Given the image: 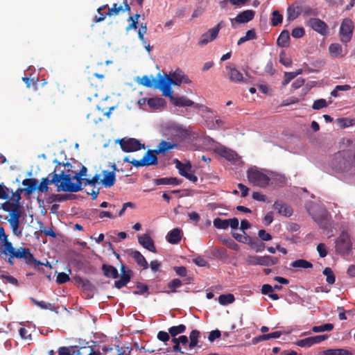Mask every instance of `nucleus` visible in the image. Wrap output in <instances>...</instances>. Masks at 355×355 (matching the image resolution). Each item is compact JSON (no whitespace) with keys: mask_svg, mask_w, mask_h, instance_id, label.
<instances>
[{"mask_svg":"<svg viewBox=\"0 0 355 355\" xmlns=\"http://www.w3.org/2000/svg\"><path fill=\"white\" fill-rule=\"evenodd\" d=\"M0 257L10 265L14 264V259H23L28 264H42L40 261L35 259L29 248L23 247L15 248L10 241L6 242V243L0 245Z\"/></svg>","mask_w":355,"mask_h":355,"instance_id":"1","label":"nucleus"},{"mask_svg":"<svg viewBox=\"0 0 355 355\" xmlns=\"http://www.w3.org/2000/svg\"><path fill=\"white\" fill-rule=\"evenodd\" d=\"M332 169L338 173H348L355 168V141L348 148L334 154L331 162Z\"/></svg>","mask_w":355,"mask_h":355,"instance_id":"2","label":"nucleus"},{"mask_svg":"<svg viewBox=\"0 0 355 355\" xmlns=\"http://www.w3.org/2000/svg\"><path fill=\"white\" fill-rule=\"evenodd\" d=\"M87 171V169L85 166H82L78 173L71 171V173H64L63 171L62 181L60 184L58 191L78 192L83 190L82 182L84 180L83 177L86 176Z\"/></svg>","mask_w":355,"mask_h":355,"instance_id":"3","label":"nucleus"},{"mask_svg":"<svg viewBox=\"0 0 355 355\" xmlns=\"http://www.w3.org/2000/svg\"><path fill=\"white\" fill-rule=\"evenodd\" d=\"M178 146V144L168 142L164 140H162L157 148L155 150H148L147 152L144 155L143 158L139 161H134L132 162L133 163V166L135 167H141V166H148L152 165H157L158 163L157 161V155L164 154L166 152L176 148Z\"/></svg>","mask_w":355,"mask_h":355,"instance_id":"4","label":"nucleus"},{"mask_svg":"<svg viewBox=\"0 0 355 355\" xmlns=\"http://www.w3.org/2000/svg\"><path fill=\"white\" fill-rule=\"evenodd\" d=\"M247 178L254 186L266 188L268 186V173H265L257 168H250L247 171Z\"/></svg>","mask_w":355,"mask_h":355,"instance_id":"5","label":"nucleus"},{"mask_svg":"<svg viewBox=\"0 0 355 355\" xmlns=\"http://www.w3.org/2000/svg\"><path fill=\"white\" fill-rule=\"evenodd\" d=\"M62 178L63 171H61L60 173H57L56 169H55L54 171L49 173L46 178H43L41 180L40 184L38 186L37 185V189L41 193H46L49 191L48 185L53 184L58 187V190L60 184L62 181Z\"/></svg>","mask_w":355,"mask_h":355,"instance_id":"6","label":"nucleus"},{"mask_svg":"<svg viewBox=\"0 0 355 355\" xmlns=\"http://www.w3.org/2000/svg\"><path fill=\"white\" fill-rule=\"evenodd\" d=\"M354 29V25L352 19L345 18L343 20L339 31L340 41L343 43L347 44L350 42Z\"/></svg>","mask_w":355,"mask_h":355,"instance_id":"7","label":"nucleus"},{"mask_svg":"<svg viewBox=\"0 0 355 355\" xmlns=\"http://www.w3.org/2000/svg\"><path fill=\"white\" fill-rule=\"evenodd\" d=\"M352 243L348 233L343 232L336 241V250L340 254H348L352 249Z\"/></svg>","mask_w":355,"mask_h":355,"instance_id":"8","label":"nucleus"},{"mask_svg":"<svg viewBox=\"0 0 355 355\" xmlns=\"http://www.w3.org/2000/svg\"><path fill=\"white\" fill-rule=\"evenodd\" d=\"M121 149L126 153L135 152L144 148V144L135 138L121 139L118 141Z\"/></svg>","mask_w":355,"mask_h":355,"instance_id":"9","label":"nucleus"},{"mask_svg":"<svg viewBox=\"0 0 355 355\" xmlns=\"http://www.w3.org/2000/svg\"><path fill=\"white\" fill-rule=\"evenodd\" d=\"M131 1L129 3L128 0H123V5H118L117 3H114L112 8H108V11L107 12V15L109 17L111 16H116L119 15L121 12H130L131 10V5H134L135 1L133 0H130Z\"/></svg>","mask_w":355,"mask_h":355,"instance_id":"10","label":"nucleus"},{"mask_svg":"<svg viewBox=\"0 0 355 355\" xmlns=\"http://www.w3.org/2000/svg\"><path fill=\"white\" fill-rule=\"evenodd\" d=\"M307 26L320 33L321 35H326L328 32V26L322 20L318 18H311L307 21Z\"/></svg>","mask_w":355,"mask_h":355,"instance_id":"11","label":"nucleus"},{"mask_svg":"<svg viewBox=\"0 0 355 355\" xmlns=\"http://www.w3.org/2000/svg\"><path fill=\"white\" fill-rule=\"evenodd\" d=\"M214 152L228 161L235 162L238 159V154L235 151L223 145L216 146Z\"/></svg>","mask_w":355,"mask_h":355,"instance_id":"12","label":"nucleus"},{"mask_svg":"<svg viewBox=\"0 0 355 355\" xmlns=\"http://www.w3.org/2000/svg\"><path fill=\"white\" fill-rule=\"evenodd\" d=\"M157 76L159 79L158 83H156L155 88L160 89L162 91L163 95L168 97L171 102H173L175 96H173V91L171 87V85L164 80V77H162L160 73H158Z\"/></svg>","mask_w":355,"mask_h":355,"instance_id":"13","label":"nucleus"},{"mask_svg":"<svg viewBox=\"0 0 355 355\" xmlns=\"http://www.w3.org/2000/svg\"><path fill=\"white\" fill-rule=\"evenodd\" d=\"M121 277L120 279L115 281L114 286L116 288L120 289L125 286L131 279L132 271L130 269H127L125 266L122 264L121 267Z\"/></svg>","mask_w":355,"mask_h":355,"instance_id":"14","label":"nucleus"},{"mask_svg":"<svg viewBox=\"0 0 355 355\" xmlns=\"http://www.w3.org/2000/svg\"><path fill=\"white\" fill-rule=\"evenodd\" d=\"M254 17V11L252 10H246L239 13L234 19H230L232 26L234 27V22L237 24H244L253 19Z\"/></svg>","mask_w":355,"mask_h":355,"instance_id":"15","label":"nucleus"},{"mask_svg":"<svg viewBox=\"0 0 355 355\" xmlns=\"http://www.w3.org/2000/svg\"><path fill=\"white\" fill-rule=\"evenodd\" d=\"M286 184L284 175L274 172H268V186L284 187Z\"/></svg>","mask_w":355,"mask_h":355,"instance_id":"16","label":"nucleus"},{"mask_svg":"<svg viewBox=\"0 0 355 355\" xmlns=\"http://www.w3.org/2000/svg\"><path fill=\"white\" fill-rule=\"evenodd\" d=\"M172 103L177 107H191L193 106L196 109H200L202 107V105L196 103L193 101L189 99L186 96H175Z\"/></svg>","mask_w":355,"mask_h":355,"instance_id":"17","label":"nucleus"},{"mask_svg":"<svg viewBox=\"0 0 355 355\" xmlns=\"http://www.w3.org/2000/svg\"><path fill=\"white\" fill-rule=\"evenodd\" d=\"M138 242L141 245L150 252H156V248L155 246L154 241L148 234H144L143 235L138 236Z\"/></svg>","mask_w":355,"mask_h":355,"instance_id":"18","label":"nucleus"},{"mask_svg":"<svg viewBox=\"0 0 355 355\" xmlns=\"http://www.w3.org/2000/svg\"><path fill=\"white\" fill-rule=\"evenodd\" d=\"M225 69L227 71L229 79L232 82L241 83L243 81V77L242 73L235 67H232L230 63L226 65Z\"/></svg>","mask_w":355,"mask_h":355,"instance_id":"19","label":"nucleus"},{"mask_svg":"<svg viewBox=\"0 0 355 355\" xmlns=\"http://www.w3.org/2000/svg\"><path fill=\"white\" fill-rule=\"evenodd\" d=\"M128 254L133 258L137 265L143 268V269H147L148 268L147 261L140 252L131 249L128 250Z\"/></svg>","mask_w":355,"mask_h":355,"instance_id":"20","label":"nucleus"},{"mask_svg":"<svg viewBox=\"0 0 355 355\" xmlns=\"http://www.w3.org/2000/svg\"><path fill=\"white\" fill-rule=\"evenodd\" d=\"M218 35L216 33V31H213L211 28H210L200 36V38L198 41V45L200 46H205L208 43L216 39Z\"/></svg>","mask_w":355,"mask_h":355,"instance_id":"21","label":"nucleus"},{"mask_svg":"<svg viewBox=\"0 0 355 355\" xmlns=\"http://www.w3.org/2000/svg\"><path fill=\"white\" fill-rule=\"evenodd\" d=\"M273 207L275 209L277 210L278 213L284 216L289 217L293 214V209L290 206H288L286 204L280 202L276 201L275 202Z\"/></svg>","mask_w":355,"mask_h":355,"instance_id":"22","label":"nucleus"},{"mask_svg":"<svg viewBox=\"0 0 355 355\" xmlns=\"http://www.w3.org/2000/svg\"><path fill=\"white\" fill-rule=\"evenodd\" d=\"M183 72L180 70H176L170 76L165 75L164 77V80L168 83L170 85H174L180 86L181 85V80L182 78Z\"/></svg>","mask_w":355,"mask_h":355,"instance_id":"23","label":"nucleus"},{"mask_svg":"<svg viewBox=\"0 0 355 355\" xmlns=\"http://www.w3.org/2000/svg\"><path fill=\"white\" fill-rule=\"evenodd\" d=\"M102 173L103 178L101 180V183L105 187H112L116 182V176L114 171H103Z\"/></svg>","mask_w":355,"mask_h":355,"instance_id":"24","label":"nucleus"},{"mask_svg":"<svg viewBox=\"0 0 355 355\" xmlns=\"http://www.w3.org/2000/svg\"><path fill=\"white\" fill-rule=\"evenodd\" d=\"M182 232L181 230L175 228L166 235V240L171 244H178L182 239Z\"/></svg>","mask_w":355,"mask_h":355,"instance_id":"25","label":"nucleus"},{"mask_svg":"<svg viewBox=\"0 0 355 355\" xmlns=\"http://www.w3.org/2000/svg\"><path fill=\"white\" fill-rule=\"evenodd\" d=\"M22 185L26 187V188L24 189L25 193L29 196L37 189V180L35 178L24 179L22 181Z\"/></svg>","mask_w":355,"mask_h":355,"instance_id":"26","label":"nucleus"},{"mask_svg":"<svg viewBox=\"0 0 355 355\" xmlns=\"http://www.w3.org/2000/svg\"><path fill=\"white\" fill-rule=\"evenodd\" d=\"M155 185H179L181 183V180L176 178H155L153 180Z\"/></svg>","mask_w":355,"mask_h":355,"instance_id":"27","label":"nucleus"},{"mask_svg":"<svg viewBox=\"0 0 355 355\" xmlns=\"http://www.w3.org/2000/svg\"><path fill=\"white\" fill-rule=\"evenodd\" d=\"M102 270L103 275L109 278L116 279L119 277V272L117 269L111 265L103 264Z\"/></svg>","mask_w":355,"mask_h":355,"instance_id":"28","label":"nucleus"},{"mask_svg":"<svg viewBox=\"0 0 355 355\" xmlns=\"http://www.w3.org/2000/svg\"><path fill=\"white\" fill-rule=\"evenodd\" d=\"M315 220L322 229L327 230L330 226V215L327 212L323 213L320 218L316 216Z\"/></svg>","mask_w":355,"mask_h":355,"instance_id":"29","label":"nucleus"},{"mask_svg":"<svg viewBox=\"0 0 355 355\" xmlns=\"http://www.w3.org/2000/svg\"><path fill=\"white\" fill-rule=\"evenodd\" d=\"M302 9L298 6L291 5L287 8V19L293 21L300 15Z\"/></svg>","mask_w":355,"mask_h":355,"instance_id":"30","label":"nucleus"},{"mask_svg":"<svg viewBox=\"0 0 355 355\" xmlns=\"http://www.w3.org/2000/svg\"><path fill=\"white\" fill-rule=\"evenodd\" d=\"M279 259L278 257H272L270 255L260 256V266H272L278 264Z\"/></svg>","mask_w":355,"mask_h":355,"instance_id":"31","label":"nucleus"},{"mask_svg":"<svg viewBox=\"0 0 355 355\" xmlns=\"http://www.w3.org/2000/svg\"><path fill=\"white\" fill-rule=\"evenodd\" d=\"M148 105L153 110H158L165 106L166 101L162 98H150L148 100Z\"/></svg>","mask_w":355,"mask_h":355,"instance_id":"32","label":"nucleus"},{"mask_svg":"<svg viewBox=\"0 0 355 355\" xmlns=\"http://www.w3.org/2000/svg\"><path fill=\"white\" fill-rule=\"evenodd\" d=\"M174 162L175 163V166L179 171V173L182 176H185L187 173L191 172V165L190 163L188 164H182L180 161L175 159L174 160Z\"/></svg>","mask_w":355,"mask_h":355,"instance_id":"33","label":"nucleus"},{"mask_svg":"<svg viewBox=\"0 0 355 355\" xmlns=\"http://www.w3.org/2000/svg\"><path fill=\"white\" fill-rule=\"evenodd\" d=\"M330 55L334 58L343 57L342 46L338 43L331 44L329 46Z\"/></svg>","mask_w":355,"mask_h":355,"instance_id":"34","label":"nucleus"},{"mask_svg":"<svg viewBox=\"0 0 355 355\" xmlns=\"http://www.w3.org/2000/svg\"><path fill=\"white\" fill-rule=\"evenodd\" d=\"M290 40V34L289 32L286 30H284L282 31L280 35H279L277 44L279 46L286 47L288 45Z\"/></svg>","mask_w":355,"mask_h":355,"instance_id":"35","label":"nucleus"},{"mask_svg":"<svg viewBox=\"0 0 355 355\" xmlns=\"http://www.w3.org/2000/svg\"><path fill=\"white\" fill-rule=\"evenodd\" d=\"M141 17V15L139 13L138 10L136 11V13L134 15L130 16L128 18V21H131V23L125 28V31L127 32L130 31L132 29H137L139 25V18Z\"/></svg>","mask_w":355,"mask_h":355,"instance_id":"36","label":"nucleus"},{"mask_svg":"<svg viewBox=\"0 0 355 355\" xmlns=\"http://www.w3.org/2000/svg\"><path fill=\"white\" fill-rule=\"evenodd\" d=\"M200 331L198 330L194 329L192 330L189 335L190 342L189 344V347L190 349H193L198 346L200 338Z\"/></svg>","mask_w":355,"mask_h":355,"instance_id":"37","label":"nucleus"},{"mask_svg":"<svg viewBox=\"0 0 355 355\" xmlns=\"http://www.w3.org/2000/svg\"><path fill=\"white\" fill-rule=\"evenodd\" d=\"M324 355H353L352 353L346 349H328L323 352Z\"/></svg>","mask_w":355,"mask_h":355,"instance_id":"38","label":"nucleus"},{"mask_svg":"<svg viewBox=\"0 0 355 355\" xmlns=\"http://www.w3.org/2000/svg\"><path fill=\"white\" fill-rule=\"evenodd\" d=\"M186 329V326L183 324H180L177 326H172L169 327L168 331H169L171 337H176L178 335L184 333Z\"/></svg>","mask_w":355,"mask_h":355,"instance_id":"39","label":"nucleus"},{"mask_svg":"<svg viewBox=\"0 0 355 355\" xmlns=\"http://www.w3.org/2000/svg\"><path fill=\"white\" fill-rule=\"evenodd\" d=\"M158 83V80L153 78L152 76H144L140 81V84L146 87H154L155 88L156 83Z\"/></svg>","mask_w":355,"mask_h":355,"instance_id":"40","label":"nucleus"},{"mask_svg":"<svg viewBox=\"0 0 355 355\" xmlns=\"http://www.w3.org/2000/svg\"><path fill=\"white\" fill-rule=\"evenodd\" d=\"M291 266L293 268H300L306 269L311 268L313 267V264L305 259H297L291 263Z\"/></svg>","mask_w":355,"mask_h":355,"instance_id":"41","label":"nucleus"},{"mask_svg":"<svg viewBox=\"0 0 355 355\" xmlns=\"http://www.w3.org/2000/svg\"><path fill=\"white\" fill-rule=\"evenodd\" d=\"M235 298L233 294H223L218 297V302L222 305H226L234 302Z\"/></svg>","mask_w":355,"mask_h":355,"instance_id":"42","label":"nucleus"},{"mask_svg":"<svg viewBox=\"0 0 355 355\" xmlns=\"http://www.w3.org/2000/svg\"><path fill=\"white\" fill-rule=\"evenodd\" d=\"M334 329V324L331 323H326L320 326H314L312 328V331L315 333L322 331H330Z\"/></svg>","mask_w":355,"mask_h":355,"instance_id":"43","label":"nucleus"},{"mask_svg":"<svg viewBox=\"0 0 355 355\" xmlns=\"http://www.w3.org/2000/svg\"><path fill=\"white\" fill-rule=\"evenodd\" d=\"M136 288L137 290L133 291V294L135 295H144L145 293H147L148 295L149 294V288L146 284H142L141 282H137L136 284Z\"/></svg>","mask_w":355,"mask_h":355,"instance_id":"44","label":"nucleus"},{"mask_svg":"<svg viewBox=\"0 0 355 355\" xmlns=\"http://www.w3.org/2000/svg\"><path fill=\"white\" fill-rule=\"evenodd\" d=\"M21 215V207L19 205L18 207H15V208L10 213V217L8 219V221H19Z\"/></svg>","mask_w":355,"mask_h":355,"instance_id":"45","label":"nucleus"},{"mask_svg":"<svg viewBox=\"0 0 355 355\" xmlns=\"http://www.w3.org/2000/svg\"><path fill=\"white\" fill-rule=\"evenodd\" d=\"M323 275H324L327 277L326 281L328 284H334V282L336 281V277H335L332 270L330 268H329V267L325 268L323 270Z\"/></svg>","mask_w":355,"mask_h":355,"instance_id":"46","label":"nucleus"},{"mask_svg":"<svg viewBox=\"0 0 355 355\" xmlns=\"http://www.w3.org/2000/svg\"><path fill=\"white\" fill-rule=\"evenodd\" d=\"M214 226L217 229L225 230L229 227L227 219L216 218L214 220Z\"/></svg>","mask_w":355,"mask_h":355,"instance_id":"47","label":"nucleus"},{"mask_svg":"<svg viewBox=\"0 0 355 355\" xmlns=\"http://www.w3.org/2000/svg\"><path fill=\"white\" fill-rule=\"evenodd\" d=\"M272 17L271 19V24L274 26H277L279 24H282L283 20V16L279 13L277 10H274L272 12Z\"/></svg>","mask_w":355,"mask_h":355,"instance_id":"48","label":"nucleus"},{"mask_svg":"<svg viewBox=\"0 0 355 355\" xmlns=\"http://www.w3.org/2000/svg\"><path fill=\"white\" fill-rule=\"evenodd\" d=\"M19 205V202L6 201L1 204V208L5 211L11 212L12 209H14L15 207H18Z\"/></svg>","mask_w":355,"mask_h":355,"instance_id":"49","label":"nucleus"},{"mask_svg":"<svg viewBox=\"0 0 355 355\" xmlns=\"http://www.w3.org/2000/svg\"><path fill=\"white\" fill-rule=\"evenodd\" d=\"M182 283L179 279H173L168 283V288L171 290V292L175 293L176 288L180 287Z\"/></svg>","mask_w":355,"mask_h":355,"instance_id":"50","label":"nucleus"},{"mask_svg":"<svg viewBox=\"0 0 355 355\" xmlns=\"http://www.w3.org/2000/svg\"><path fill=\"white\" fill-rule=\"evenodd\" d=\"M8 223H10L12 233L17 236H21L22 230L19 229V221H8Z\"/></svg>","mask_w":355,"mask_h":355,"instance_id":"51","label":"nucleus"},{"mask_svg":"<svg viewBox=\"0 0 355 355\" xmlns=\"http://www.w3.org/2000/svg\"><path fill=\"white\" fill-rule=\"evenodd\" d=\"M246 263L249 266H260V256L248 255L246 258Z\"/></svg>","mask_w":355,"mask_h":355,"instance_id":"52","label":"nucleus"},{"mask_svg":"<svg viewBox=\"0 0 355 355\" xmlns=\"http://www.w3.org/2000/svg\"><path fill=\"white\" fill-rule=\"evenodd\" d=\"M327 106H328V104H327L326 100L324 98H320V99H318V100H316L314 101V103L312 105V108L313 110H318L322 109L324 107H326Z\"/></svg>","mask_w":355,"mask_h":355,"instance_id":"53","label":"nucleus"},{"mask_svg":"<svg viewBox=\"0 0 355 355\" xmlns=\"http://www.w3.org/2000/svg\"><path fill=\"white\" fill-rule=\"evenodd\" d=\"M296 345L300 347H310L313 345L311 337L297 340Z\"/></svg>","mask_w":355,"mask_h":355,"instance_id":"54","label":"nucleus"},{"mask_svg":"<svg viewBox=\"0 0 355 355\" xmlns=\"http://www.w3.org/2000/svg\"><path fill=\"white\" fill-rule=\"evenodd\" d=\"M10 189L4 185L3 183L0 184V199L6 200L8 198L10 195Z\"/></svg>","mask_w":355,"mask_h":355,"instance_id":"55","label":"nucleus"},{"mask_svg":"<svg viewBox=\"0 0 355 355\" xmlns=\"http://www.w3.org/2000/svg\"><path fill=\"white\" fill-rule=\"evenodd\" d=\"M29 299L35 305L37 306L42 309H49L51 306V304H46L44 301H38L34 297H31Z\"/></svg>","mask_w":355,"mask_h":355,"instance_id":"56","label":"nucleus"},{"mask_svg":"<svg viewBox=\"0 0 355 355\" xmlns=\"http://www.w3.org/2000/svg\"><path fill=\"white\" fill-rule=\"evenodd\" d=\"M70 280V277L69 274H66L65 272H59L57 275L56 282L58 284H62L67 283Z\"/></svg>","mask_w":355,"mask_h":355,"instance_id":"57","label":"nucleus"},{"mask_svg":"<svg viewBox=\"0 0 355 355\" xmlns=\"http://www.w3.org/2000/svg\"><path fill=\"white\" fill-rule=\"evenodd\" d=\"M305 34L304 29L302 27H297L293 29L291 35L295 38H301Z\"/></svg>","mask_w":355,"mask_h":355,"instance_id":"58","label":"nucleus"},{"mask_svg":"<svg viewBox=\"0 0 355 355\" xmlns=\"http://www.w3.org/2000/svg\"><path fill=\"white\" fill-rule=\"evenodd\" d=\"M107 7H108L107 5H104L98 8L97 11L100 14V17H97L96 16L95 17L94 20L96 22L103 21L105 19L106 16H108L107 15V12H103V13L101 12V10H105Z\"/></svg>","mask_w":355,"mask_h":355,"instance_id":"59","label":"nucleus"},{"mask_svg":"<svg viewBox=\"0 0 355 355\" xmlns=\"http://www.w3.org/2000/svg\"><path fill=\"white\" fill-rule=\"evenodd\" d=\"M170 334L164 331H159L157 333V338L159 340L166 343L170 340Z\"/></svg>","mask_w":355,"mask_h":355,"instance_id":"60","label":"nucleus"},{"mask_svg":"<svg viewBox=\"0 0 355 355\" xmlns=\"http://www.w3.org/2000/svg\"><path fill=\"white\" fill-rule=\"evenodd\" d=\"M258 236L264 241H268L272 239V236L264 230H260L258 232Z\"/></svg>","mask_w":355,"mask_h":355,"instance_id":"61","label":"nucleus"},{"mask_svg":"<svg viewBox=\"0 0 355 355\" xmlns=\"http://www.w3.org/2000/svg\"><path fill=\"white\" fill-rule=\"evenodd\" d=\"M295 78L294 72H285L282 84L286 85L290 81Z\"/></svg>","mask_w":355,"mask_h":355,"instance_id":"62","label":"nucleus"},{"mask_svg":"<svg viewBox=\"0 0 355 355\" xmlns=\"http://www.w3.org/2000/svg\"><path fill=\"white\" fill-rule=\"evenodd\" d=\"M221 336V333L219 330L216 329L211 331L208 336V340L210 342H214L216 339L219 338Z\"/></svg>","mask_w":355,"mask_h":355,"instance_id":"63","label":"nucleus"},{"mask_svg":"<svg viewBox=\"0 0 355 355\" xmlns=\"http://www.w3.org/2000/svg\"><path fill=\"white\" fill-rule=\"evenodd\" d=\"M58 355H73L71 353L70 347H60L58 349Z\"/></svg>","mask_w":355,"mask_h":355,"instance_id":"64","label":"nucleus"}]
</instances>
